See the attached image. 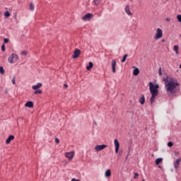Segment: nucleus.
I'll return each instance as SVG.
<instances>
[{"label":"nucleus","instance_id":"1","mask_svg":"<svg viewBox=\"0 0 181 181\" xmlns=\"http://www.w3.org/2000/svg\"><path fill=\"white\" fill-rule=\"evenodd\" d=\"M179 86H180V84L175 78L165 79V88L168 95H173V94H176V91H177V88Z\"/></svg>","mask_w":181,"mask_h":181},{"label":"nucleus","instance_id":"2","mask_svg":"<svg viewBox=\"0 0 181 181\" xmlns=\"http://www.w3.org/2000/svg\"><path fill=\"white\" fill-rule=\"evenodd\" d=\"M149 88H150V93L151 94V97L150 99L151 104H153V102L155 101V98L158 97V94L159 93V90L158 88H159V85L158 84H153V82H150L148 83Z\"/></svg>","mask_w":181,"mask_h":181},{"label":"nucleus","instance_id":"3","mask_svg":"<svg viewBox=\"0 0 181 181\" xmlns=\"http://www.w3.org/2000/svg\"><path fill=\"white\" fill-rule=\"evenodd\" d=\"M19 60V57L16 54H11L8 59V63L11 64H13V63H16Z\"/></svg>","mask_w":181,"mask_h":181},{"label":"nucleus","instance_id":"4","mask_svg":"<svg viewBox=\"0 0 181 181\" xmlns=\"http://www.w3.org/2000/svg\"><path fill=\"white\" fill-rule=\"evenodd\" d=\"M162 36H163V32L162 31V29L158 28L155 35L156 40H158V39H160Z\"/></svg>","mask_w":181,"mask_h":181},{"label":"nucleus","instance_id":"5","mask_svg":"<svg viewBox=\"0 0 181 181\" xmlns=\"http://www.w3.org/2000/svg\"><path fill=\"white\" fill-rule=\"evenodd\" d=\"M74 155H76V152H74V151L66 152L65 153V156L68 159H73V158H74Z\"/></svg>","mask_w":181,"mask_h":181},{"label":"nucleus","instance_id":"6","mask_svg":"<svg viewBox=\"0 0 181 181\" xmlns=\"http://www.w3.org/2000/svg\"><path fill=\"white\" fill-rule=\"evenodd\" d=\"M93 18V14L88 13L82 17V21H88Z\"/></svg>","mask_w":181,"mask_h":181},{"label":"nucleus","instance_id":"7","mask_svg":"<svg viewBox=\"0 0 181 181\" xmlns=\"http://www.w3.org/2000/svg\"><path fill=\"white\" fill-rule=\"evenodd\" d=\"M124 11L126 12L127 15L129 16H132V12H131V8L129 7V5H126L124 7Z\"/></svg>","mask_w":181,"mask_h":181},{"label":"nucleus","instance_id":"8","mask_svg":"<svg viewBox=\"0 0 181 181\" xmlns=\"http://www.w3.org/2000/svg\"><path fill=\"white\" fill-rule=\"evenodd\" d=\"M107 148V145L105 144H102V145H98L95 147V149L97 152L100 151H103V149H105Z\"/></svg>","mask_w":181,"mask_h":181},{"label":"nucleus","instance_id":"9","mask_svg":"<svg viewBox=\"0 0 181 181\" xmlns=\"http://www.w3.org/2000/svg\"><path fill=\"white\" fill-rule=\"evenodd\" d=\"M114 144L115 146V153H118V151H119V142L118 141V139L114 140Z\"/></svg>","mask_w":181,"mask_h":181},{"label":"nucleus","instance_id":"10","mask_svg":"<svg viewBox=\"0 0 181 181\" xmlns=\"http://www.w3.org/2000/svg\"><path fill=\"white\" fill-rule=\"evenodd\" d=\"M81 51L79 49H76L74 52L73 59H77L80 56Z\"/></svg>","mask_w":181,"mask_h":181},{"label":"nucleus","instance_id":"11","mask_svg":"<svg viewBox=\"0 0 181 181\" xmlns=\"http://www.w3.org/2000/svg\"><path fill=\"white\" fill-rule=\"evenodd\" d=\"M111 66L112 73H115L117 71V69H115V67L117 66V61H115V59L112 60Z\"/></svg>","mask_w":181,"mask_h":181},{"label":"nucleus","instance_id":"12","mask_svg":"<svg viewBox=\"0 0 181 181\" xmlns=\"http://www.w3.org/2000/svg\"><path fill=\"white\" fill-rule=\"evenodd\" d=\"M15 139V136L13 135H11L6 140V144H11V141H13Z\"/></svg>","mask_w":181,"mask_h":181},{"label":"nucleus","instance_id":"13","mask_svg":"<svg viewBox=\"0 0 181 181\" xmlns=\"http://www.w3.org/2000/svg\"><path fill=\"white\" fill-rule=\"evenodd\" d=\"M25 107H28V108H33V102L28 101L25 104Z\"/></svg>","mask_w":181,"mask_h":181},{"label":"nucleus","instance_id":"14","mask_svg":"<svg viewBox=\"0 0 181 181\" xmlns=\"http://www.w3.org/2000/svg\"><path fill=\"white\" fill-rule=\"evenodd\" d=\"M180 162H181L180 159H177V160L174 163L175 169H178L179 168V163H180Z\"/></svg>","mask_w":181,"mask_h":181},{"label":"nucleus","instance_id":"15","mask_svg":"<svg viewBox=\"0 0 181 181\" xmlns=\"http://www.w3.org/2000/svg\"><path fill=\"white\" fill-rule=\"evenodd\" d=\"M133 69L134 71H133V75L134 76H138V74H139V69L135 67V66H133Z\"/></svg>","mask_w":181,"mask_h":181},{"label":"nucleus","instance_id":"16","mask_svg":"<svg viewBox=\"0 0 181 181\" xmlns=\"http://www.w3.org/2000/svg\"><path fill=\"white\" fill-rule=\"evenodd\" d=\"M40 87H42V83H38L35 86H33L32 88H33V90H38V88H40Z\"/></svg>","mask_w":181,"mask_h":181},{"label":"nucleus","instance_id":"17","mask_svg":"<svg viewBox=\"0 0 181 181\" xmlns=\"http://www.w3.org/2000/svg\"><path fill=\"white\" fill-rule=\"evenodd\" d=\"M105 176V177H110V176H111V170H107Z\"/></svg>","mask_w":181,"mask_h":181},{"label":"nucleus","instance_id":"18","mask_svg":"<svg viewBox=\"0 0 181 181\" xmlns=\"http://www.w3.org/2000/svg\"><path fill=\"white\" fill-rule=\"evenodd\" d=\"M94 64H93V62H89V65L86 66V69L88 71L91 70V69H93Z\"/></svg>","mask_w":181,"mask_h":181},{"label":"nucleus","instance_id":"19","mask_svg":"<svg viewBox=\"0 0 181 181\" xmlns=\"http://www.w3.org/2000/svg\"><path fill=\"white\" fill-rule=\"evenodd\" d=\"M174 52H175L176 54H179V46L175 45L173 47Z\"/></svg>","mask_w":181,"mask_h":181},{"label":"nucleus","instance_id":"20","mask_svg":"<svg viewBox=\"0 0 181 181\" xmlns=\"http://www.w3.org/2000/svg\"><path fill=\"white\" fill-rule=\"evenodd\" d=\"M139 103L143 105V104H145V96L142 95L141 98L139 99Z\"/></svg>","mask_w":181,"mask_h":181},{"label":"nucleus","instance_id":"21","mask_svg":"<svg viewBox=\"0 0 181 181\" xmlns=\"http://www.w3.org/2000/svg\"><path fill=\"white\" fill-rule=\"evenodd\" d=\"M93 2L96 6H98L103 2V0H94Z\"/></svg>","mask_w":181,"mask_h":181},{"label":"nucleus","instance_id":"22","mask_svg":"<svg viewBox=\"0 0 181 181\" xmlns=\"http://www.w3.org/2000/svg\"><path fill=\"white\" fill-rule=\"evenodd\" d=\"M127 57H128L127 54H124V55L123 56V58H122V63H125V62L127 61Z\"/></svg>","mask_w":181,"mask_h":181},{"label":"nucleus","instance_id":"23","mask_svg":"<svg viewBox=\"0 0 181 181\" xmlns=\"http://www.w3.org/2000/svg\"><path fill=\"white\" fill-rule=\"evenodd\" d=\"M4 16H5V18H9V16H11V13H9V11H6L4 13Z\"/></svg>","mask_w":181,"mask_h":181},{"label":"nucleus","instance_id":"24","mask_svg":"<svg viewBox=\"0 0 181 181\" xmlns=\"http://www.w3.org/2000/svg\"><path fill=\"white\" fill-rule=\"evenodd\" d=\"M163 160V159H156V165H158Z\"/></svg>","mask_w":181,"mask_h":181},{"label":"nucleus","instance_id":"25","mask_svg":"<svg viewBox=\"0 0 181 181\" xmlns=\"http://www.w3.org/2000/svg\"><path fill=\"white\" fill-rule=\"evenodd\" d=\"M30 11L35 10V5L33 3H30Z\"/></svg>","mask_w":181,"mask_h":181},{"label":"nucleus","instance_id":"26","mask_svg":"<svg viewBox=\"0 0 181 181\" xmlns=\"http://www.w3.org/2000/svg\"><path fill=\"white\" fill-rule=\"evenodd\" d=\"M34 94H42V90L40 89L35 90V91L34 92Z\"/></svg>","mask_w":181,"mask_h":181},{"label":"nucleus","instance_id":"27","mask_svg":"<svg viewBox=\"0 0 181 181\" xmlns=\"http://www.w3.org/2000/svg\"><path fill=\"white\" fill-rule=\"evenodd\" d=\"M5 70L4 69L3 66H0V74H4Z\"/></svg>","mask_w":181,"mask_h":181},{"label":"nucleus","instance_id":"28","mask_svg":"<svg viewBox=\"0 0 181 181\" xmlns=\"http://www.w3.org/2000/svg\"><path fill=\"white\" fill-rule=\"evenodd\" d=\"M134 179H138V177H139V174H138V173H134Z\"/></svg>","mask_w":181,"mask_h":181},{"label":"nucleus","instance_id":"29","mask_svg":"<svg viewBox=\"0 0 181 181\" xmlns=\"http://www.w3.org/2000/svg\"><path fill=\"white\" fill-rule=\"evenodd\" d=\"M177 19L180 22V23H181V15L180 14H178L177 16Z\"/></svg>","mask_w":181,"mask_h":181},{"label":"nucleus","instance_id":"30","mask_svg":"<svg viewBox=\"0 0 181 181\" xmlns=\"http://www.w3.org/2000/svg\"><path fill=\"white\" fill-rule=\"evenodd\" d=\"M168 146H169V148H172V146H173V142L169 141L168 143Z\"/></svg>","mask_w":181,"mask_h":181},{"label":"nucleus","instance_id":"31","mask_svg":"<svg viewBox=\"0 0 181 181\" xmlns=\"http://www.w3.org/2000/svg\"><path fill=\"white\" fill-rule=\"evenodd\" d=\"M1 52H5V44L1 45Z\"/></svg>","mask_w":181,"mask_h":181},{"label":"nucleus","instance_id":"32","mask_svg":"<svg viewBox=\"0 0 181 181\" xmlns=\"http://www.w3.org/2000/svg\"><path fill=\"white\" fill-rule=\"evenodd\" d=\"M158 74L159 76H162V68H159Z\"/></svg>","mask_w":181,"mask_h":181},{"label":"nucleus","instance_id":"33","mask_svg":"<svg viewBox=\"0 0 181 181\" xmlns=\"http://www.w3.org/2000/svg\"><path fill=\"white\" fill-rule=\"evenodd\" d=\"M21 54L23 56H25V55L28 54V52L26 51H23V52H21Z\"/></svg>","mask_w":181,"mask_h":181},{"label":"nucleus","instance_id":"34","mask_svg":"<svg viewBox=\"0 0 181 181\" xmlns=\"http://www.w3.org/2000/svg\"><path fill=\"white\" fill-rule=\"evenodd\" d=\"M11 82L13 83V85L16 84V82L15 81V77H13L11 80Z\"/></svg>","mask_w":181,"mask_h":181},{"label":"nucleus","instance_id":"35","mask_svg":"<svg viewBox=\"0 0 181 181\" xmlns=\"http://www.w3.org/2000/svg\"><path fill=\"white\" fill-rule=\"evenodd\" d=\"M4 43H8V42H9V40L8 38H5L4 40Z\"/></svg>","mask_w":181,"mask_h":181},{"label":"nucleus","instance_id":"36","mask_svg":"<svg viewBox=\"0 0 181 181\" xmlns=\"http://www.w3.org/2000/svg\"><path fill=\"white\" fill-rule=\"evenodd\" d=\"M55 142H56L57 144H59V143H60V141L59 140V139L56 138V139H55Z\"/></svg>","mask_w":181,"mask_h":181},{"label":"nucleus","instance_id":"37","mask_svg":"<svg viewBox=\"0 0 181 181\" xmlns=\"http://www.w3.org/2000/svg\"><path fill=\"white\" fill-rule=\"evenodd\" d=\"M165 21H166V22H170V18H165Z\"/></svg>","mask_w":181,"mask_h":181},{"label":"nucleus","instance_id":"38","mask_svg":"<svg viewBox=\"0 0 181 181\" xmlns=\"http://www.w3.org/2000/svg\"><path fill=\"white\" fill-rule=\"evenodd\" d=\"M64 87H65L66 88H67L69 87V86H67V84H64Z\"/></svg>","mask_w":181,"mask_h":181},{"label":"nucleus","instance_id":"39","mask_svg":"<svg viewBox=\"0 0 181 181\" xmlns=\"http://www.w3.org/2000/svg\"><path fill=\"white\" fill-rule=\"evenodd\" d=\"M174 154L175 155H179V152H175Z\"/></svg>","mask_w":181,"mask_h":181},{"label":"nucleus","instance_id":"40","mask_svg":"<svg viewBox=\"0 0 181 181\" xmlns=\"http://www.w3.org/2000/svg\"><path fill=\"white\" fill-rule=\"evenodd\" d=\"M158 168H159L160 169H162V166H160V165H158Z\"/></svg>","mask_w":181,"mask_h":181},{"label":"nucleus","instance_id":"41","mask_svg":"<svg viewBox=\"0 0 181 181\" xmlns=\"http://www.w3.org/2000/svg\"><path fill=\"white\" fill-rule=\"evenodd\" d=\"M161 42H165V39H163Z\"/></svg>","mask_w":181,"mask_h":181},{"label":"nucleus","instance_id":"42","mask_svg":"<svg viewBox=\"0 0 181 181\" xmlns=\"http://www.w3.org/2000/svg\"><path fill=\"white\" fill-rule=\"evenodd\" d=\"M158 159H162V158H158Z\"/></svg>","mask_w":181,"mask_h":181}]
</instances>
